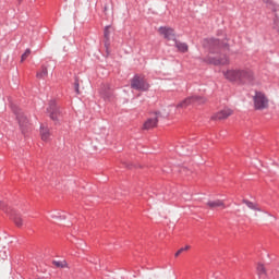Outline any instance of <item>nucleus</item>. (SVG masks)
Wrapping results in <instances>:
<instances>
[{"instance_id":"1","label":"nucleus","mask_w":279,"mask_h":279,"mask_svg":"<svg viewBox=\"0 0 279 279\" xmlns=\"http://www.w3.org/2000/svg\"><path fill=\"white\" fill-rule=\"evenodd\" d=\"M205 43L209 49V54L205 58V62L207 64H214V66L230 64V59L226 54H221L220 57H215L213 53H220L228 49V41H221L217 38H207Z\"/></svg>"},{"instance_id":"2","label":"nucleus","mask_w":279,"mask_h":279,"mask_svg":"<svg viewBox=\"0 0 279 279\" xmlns=\"http://www.w3.org/2000/svg\"><path fill=\"white\" fill-rule=\"evenodd\" d=\"M226 80L229 82H234L235 84H240L241 86L252 85L256 80V75L254 74V70L251 68H239L231 69L223 72Z\"/></svg>"},{"instance_id":"3","label":"nucleus","mask_w":279,"mask_h":279,"mask_svg":"<svg viewBox=\"0 0 279 279\" xmlns=\"http://www.w3.org/2000/svg\"><path fill=\"white\" fill-rule=\"evenodd\" d=\"M0 208L4 213H7V215H9L10 219H12V221L15 223L17 228L23 227V218L21 217V214L16 211V209L5 205V203L1 201H0Z\"/></svg>"},{"instance_id":"4","label":"nucleus","mask_w":279,"mask_h":279,"mask_svg":"<svg viewBox=\"0 0 279 279\" xmlns=\"http://www.w3.org/2000/svg\"><path fill=\"white\" fill-rule=\"evenodd\" d=\"M149 83L145 78V76H141L138 74H135L133 78L131 80V88L133 90H140L141 93H147L149 90Z\"/></svg>"},{"instance_id":"5","label":"nucleus","mask_w":279,"mask_h":279,"mask_svg":"<svg viewBox=\"0 0 279 279\" xmlns=\"http://www.w3.org/2000/svg\"><path fill=\"white\" fill-rule=\"evenodd\" d=\"M253 104L255 110H267L269 108V98L263 92H255Z\"/></svg>"},{"instance_id":"6","label":"nucleus","mask_w":279,"mask_h":279,"mask_svg":"<svg viewBox=\"0 0 279 279\" xmlns=\"http://www.w3.org/2000/svg\"><path fill=\"white\" fill-rule=\"evenodd\" d=\"M13 112L16 116V119L19 121V125L22 131V134H25L29 129V120H27V117H25V113H23V111L16 107L13 108Z\"/></svg>"},{"instance_id":"7","label":"nucleus","mask_w":279,"mask_h":279,"mask_svg":"<svg viewBox=\"0 0 279 279\" xmlns=\"http://www.w3.org/2000/svg\"><path fill=\"white\" fill-rule=\"evenodd\" d=\"M206 104V98L202 96H191L181 101L177 108H187V106Z\"/></svg>"},{"instance_id":"8","label":"nucleus","mask_w":279,"mask_h":279,"mask_svg":"<svg viewBox=\"0 0 279 279\" xmlns=\"http://www.w3.org/2000/svg\"><path fill=\"white\" fill-rule=\"evenodd\" d=\"M47 111L49 112L50 119L52 121H58V119H60V117L62 116V111L59 109L56 100H50Z\"/></svg>"},{"instance_id":"9","label":"nucleus","mask_w":279,"mask_h":279,"mask_svg":"<svg viewBox=\"0 0 279 279\" xmlns=\"http://www.w3.org/2000/svg\"><path fill=\"white\" fill-rule=\"evenodd\" d=\"M158 32L166 40H175V31L173 28L160 26Z\"/></svg>"},{"instance_id":"10","label":"nucleus","mask_w":279,"mask_h":279,"mask_svg":"<svg viewBox=\"0 0 279 279\" xmlns=\"http://www.w3.org/2000/svg\"><path fill=\"white\" fill-rule=\"evenodd\" d=\"M232 110L225 108L220 111H218L216 114L211 117L214 121H223L225 119H228V117H231Z\"/></svg>"},{"instance_id":"11","label":"nucleus","mask_w":279,"mask_h":279,"mask_svg":"<svg viewBox=\"0 0 279 279\" xmlns=\"http://www.w3.org/2000/svg\"><path fill=\"white\" fill-rule=\"evenodd\" d=\"M40 136L41 141H45V143L51 141V131L49 130V126H45L44 124L40 125Z\"/></svg>"},{"instance_id":"12","label":"nucleus","mask_w":279,"mask_h":279,"mask_svg":"<svg viewBox=\"0 0 279 279\" xmlns=\"http://www.w3.org/2000/svg\"><path fill=\"white\" fill-rule=\"evenodd\" d=\"M100 95L104 97V99H112V89H110V85L106 84L102 85L100 88Z\"/></svg>"},{"instance_id":"13","label":"nucleus","mask_w":279,"mask_h":279,"mask_svg":"<svg viewBox=\"0 0 279 279\" xmlns=\"http://www.w3.org/2000/svg\"><path fill=\"white\" fill-rule=\"evenodd\" d=\"M49 66H50L49 63L41 65L40 70L36 74L37 80H45V77L49 75V71L47 70L49 69Z\"/></svg>"},{"instance_id":"14","label":"nucleus","mask_w":279,"mask_h":279,"mask_svg":"<svg viewBox=\"0 0 279 279\" xmlns=\"http://www.w3.org/2000/svg\"><path fill=\"white\" fill-rule=\"evenodd\" d=\"M207 206L211 209L226 208V203H223V201H221V199L208 201Z\"/></svg>"},{"instance_id":"15","label":"nucleus","mask_w":279,"mask_h":279,"mask_svg":"<svg viewBox=\"0 0 279 279\" xmlns=\"http://www.w3.org/2000/svg\"><path fill=\"white\" fill-rule=\"evenodd\" d=\"M174 47H177L178 51L181 53H186V51H189V45H186V43L179 41L178 39H174Z\"/></svg>"},{"instance_id":"16","label":"nucleus","mask_w":279,"mask_h":279,"mask_svg":"<svg viewBox=\"0 0 279 279\" xmlns=\"http://www.w3.org/2000/svg\"><path fill=\"white\" fill-rule=\"evenodd\" d=\"M158 125V118H150L144 123V130H151Z\"/></svg>"},{"instance_id":"17","label":"nucleus","mask_w":279,"mask_h":279,"mask_svg":"<svg viewBox=\"0 0 279 279\" xmlns=\"http://www.w3.org/2000/svg\"><path fill=\"white\" fill-rule=\"evenodd\" d=\"M242 203L245 204V206H247V208H250L251 210H257L258 213H260V208H258V205H256L254 202L243 199Z\"/></svg>"},{"instance_id":"18","label":"nucleus","mask_w":279,"mask_h":279,"mask_svg":"<svg viewBox=\"0 0 279 279\" xmlns=\"http://www.w3.org/2000/svg\"><path fill=\"white\" fill-rule=\"evenodd\" d=\"M104 37L106 39L105 45L108 47V41L110 40V26L105 27Z\"/></svg>"},{"instance_id":"19","label":"nucleus","mask_w":279,"mask_h":279,"mask_svg":"<svg viewBox=\"0 0 279 279\" xmlns=\"http://www.w3.org/2000/svg\"><path fill=\"white\" fill-rule=\"evenodd\" d=\"M52 265H54V267H58L59 269H64V267H68L66 260H53Z\"/></svg>"},{"instance_id":"20","label":"nucleus","mask_w":279,"mask_h":279,"mask_svg":"<svg viewBox=\"0 0 279 279\" xmlns=\"http://www.w3.org/2000/svg\"><path fill=\"white\" fill-rule=\"evenodd\" d=\"M257 274H258V276H259L260 278H265L266 271H265V266H264V265L259 264V265L257 266Z\"/></svg>"},{"instance_id":"21","label":"nucleus","mask_w":279,"mask_h":279,"mask_svg":"<svg viewBox=\"0 0 279 279\" xmlns=\"http://www.w3.org/2000/svg\"><path fill=\"white\" fill-rule=\"evenodd\" d=\"M31 53H32V50L26 49L25 52L21 57V62H25V60H27V58H29Z\"/></svg>"},{"instance_id":"22","label":"nucleus","mask_w":279,"mask_h":279,"mask_svg":"<svg viewBox=\"0 0 279 279\" xmlns=\"http://www.w3.org/2000/svg\"><path fill=\"white\" fill-rule=\"evenodd\" d=\"M187 250H191L190 245H186L184 247H181L175 254L174 256L178 258V256H180V254H182V252H186Z\"/></svg>"},{"instance_id":"23","label":"nucleus","mask_w":279,"mask_h":279,"mask_svg":"<svg viewBox=\"0 0 279 279\" xmlns=\"http://www.w3.org/2000/svg\"><path fill=\"white\" fill-rule=\"evenodd\" d=\"M74 90L76 93V95H80V81H75L74 83Z\"/></svg>"},{"instance_id":"24","label":"nucleus","mask_w":279,"mask_h":279,"mask_svg":"<svg viewBox=\"0 0 279 279\" xmlns=\"http://www.w3.org/2000/svg\"><path fill=\"white\" fill-rule=\"evenodd\" d=\"M0 256L3 260H5V258H8V254H5V251H0Z\"/></svg>"},{"instance_id":"25","label":"nucleus","mask_w":279,"mask_h":279,"mask_svg":"<svg viewBox=\"0 0 279 279\" xmlns=\"http://www.w3.org/2000/svg\"><path fill=\"white\" fill-rule=\"evenodd\" d=\"M186 171V168H182L181 173H184Z\"/></svg>"},{"instance_id":"26","label":"nucleus","mask_w":279,"mask_h":279,"mask_svg":"<svg viewBox=\"0 0 279 279\" xmlns=\"http://www.w3.org/2000/svg\"><path fill=\"white\" fill-rule=\"evenodd\" d=\"M95 269H100V266H96Z\"/></svg>"},{"instance_id":"27","label":"nucleus","mask_w":279,"mask_h":279,"mask_svg":"<svg viewBox=\"0 0 279 279\" xmlns=\"http://www.w3.org/2000/svg\"><path fill=\"white\" fill-rule=\"evenodd\" d=\"M51 217H52V219H53V218H56V216H54V215H52Z\"/></svg>"}]
</instances>
